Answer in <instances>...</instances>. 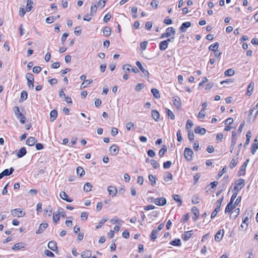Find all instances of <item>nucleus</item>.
Here are the masks:
<instances>
[{
	"mask_svg": "<svg viewBox=\"0 0 258 258\" xmlns=\"http://www.w3.org/2000/svg\"><path fill=\"white\" fill-rule=\"evenodd\" d=\"M199 197L197 195H195L192 197L191 199V202L194 204H197L199 203Z\"/></svg>",
	"mask_w": 258,
	"mask_h": 258,
	"instance_id": "09e8293b",
	"label": "nucleus"
},
{
	"mask_svg": "<svg viewBox=\"0 0 258 258\" xmlns=\"http://www.w3.org/2000/svg\"><path fill=\"white\" fill-rule=\"evenodd\" d=\"M246 167H245V165H242L240 168L239 171L238 173V176H241L242 175H244Z\"/></svg>",
	"mask_w": 258,
	"mask_h": 258,
	"instance_id": "79ce46f5",
	"label": "nucleus"
},
{
	"mask_svg": "<svg viewBox=\"0 0 258 258\" xmlns=\"http://www.w3.org/2000/svg\"><path fill=\"white\" fill-rule=\"evenodd\" d=\"M24 247V244L23 242L16 243L12 247L13 250H18Z\"/></svg>",
	"mask_w": 258,
	"mask_h": 258,
	"instance_id": "f704fd0d",
	"label": "nucleus"
},
{
	"mask_svg": "<svg viewBox=\"0 0 258 258\" xmlns=\"http://www.w3.org/2000/svg\"><path fill=\"white\" fill-rule=\"evenodd\" d=\"M166 112L168 118L172 120L175 119V115L171 110L168 108H166Z\"/></svg>",
	"mask_w": 258,
	"mask_h": 258,
	"instance_id": "c9c22d12",
	"label": "nucleus"
},
{
	"mask_svg": "<svg viewBox=\"0 0 258 258\" xmlns=\"http://www.w3.org/2000/svg\"><path fill=\"white\" fill-rule=\"evenodd\" d=\"M235 208V207L234 206L233 204L229 202L225 208V213H230Z\"/></svg>",
	"mask_w": 258,
	"mask_h": 258,
	"instance_id": "bb28decb",
	"label": "nucleus"
},
{
	"mask_svg": "<svg viewBox=\"0 0 258 258\" xmlns=\"http://www.w3.org/2000/svg\"><path fill=\"white\" fill-rule=\"evenodd\" d=\"M171 165V162L170 161H167L163 163V168L164 169H168L170 168Z\"/></svg>",
	"mask_w": 258,
	"mask_h": 258,
	"instance_id": "e2e57ef3",
	"label": "nucleus"
},
{
	"mask_svg": "<svg viewBox=\"0 0 258 258\" xmlns=\"http://www.w3.org/2000/svg\"><path fill=\"white\" fill-rule=\"evenodd\" d=\"M36 140L34 137H29L26 140V144L29 146H33L36 143Z\"/></svg>",
	"mask_w": 258,
	"mask_h": 258,
	"instance_id": "5701e85b",
	"label": "nucleus"
},
{
	"mask_svg": "<svg viewBox=\"0 0 258 258\" xmlns=\"http://www.w3.org/2000/svg\"><path fill=\"white\" fill-rule=\"evenodd\" d=\"M107 191H108L109 195L112 197L115 196L117 192L116 187L111 185L108 187Z\"/></svg>",
	"mask_w": 258,
	"mask_h": 258,
	"instance_id": "9b49d317",
	"label": "nucleus"
},
{
	"mask_svg": "<svg viewBox=\"0 0 258 258\" xmlns=\"http://www.w3.org/2000/svg\"><path fill=\"white\" fill-rule=\"evenodd\" d=\"M60 214V213L59 212H57V213H56V214L54 213L53 214L52 220H53V222L55 224H56L57 222L59 220Z\"/></svg>",
	"mask_w": 258,
	"mask_h": 258,
	"instance_id": "58836bf2",
	"label": "nucleus"
},
{
	"mask_svg": "<svg viewBox=\"0 0 258 258\" xmlns=\"http://www.w3.org/2000/svg\"><path fill=\"white\" fill-rule=\"evenodd\" d=\"M122 235L124 238L127 239L130 237V233L127 230H125L123 231Z\"/></svg>",
	"mask_w": 258,
	"mask_h": 258,
	"instance_id": "338daca9",
	"label": "nucleus"
},
{
	"mask_svg": "<svg viewBox=\"0 0 258 258\" xmlns=\"http://www.w3.org/2000/svg\"><path fill=\"white\" fill-rule=\"evenodd\" d=\"M194 152L189 148H185L184 150V157L188 161H191L192 159V155Z\"/></svg>",
	"mask_w": 258,
	"mask_h": 258,
	"instance_id": "7ed1b4c3",
	"label": "nucleus"
},
{
	"mask_svg": "<svg viewBox=\"0 0 258 258\" xmlns=\"http://www.w3.org/2000/svg\"><path fill=\"white\" fill-rule=\"evenodd\" d=\"M136 64L137 66V67L139 68V69L141 71L142 73L144 74V76L145 77H148L149 75V72L147 70H146L143 68L141 62L140 61H137Z\"/></svg>",
	"mask_w": 258,
	"mask_h": 258,
	"instance_id": "6e6552de",
	"label": "nucleus"
},
{
	"mask_svg": "<svg viewBox=\"0 0 258 258\" xmlns=\"http://www.w3.org/2000/svg\"><path fill=\"white\" fill-rule=\"evenodd\" d=\"M44 253L47 256H49V257H54V253L48 249H46L45 250Z\"/></svg>",
	"mask_w": 258,
	"mask_h": 258,
	"instance_id": "052dcab7",
	"label": "nucleus"
},
{
	"mask_svg": "<svg viewBox=\"0 0 258 258\" xmlns=\"http://www.w3.org/2000/svg\"><path fill=\"white\" fill-rule=\"evenodd\" d=\"M76 172L78 175H79L80 177L83 176L85 173L84 170L81 166H79L77 168Z\"/></svg>",
	"mask_w": 258,
	"mask_h": 258,
	"instance_id": "2f4dec72",
	"label": "nucleus"
},
{
	"mask_svg": "<svg viewBox=\"0 0 258 258\" xmlns=\"http://www.w3.org/2000/svg\"><path fill=\"white\" fill-rule=\"evenodd\" d=\"M167 147H166V145L163 146L162 148L159 150V156L160 157H163L164 154H165V153L167 151Z\"/></svg>",
	"mask_w": 258,
	"mask_h": 258,
	"instance_id": "a19ab883",
	"label": "nucleus"
},
{
	"mask_svg": "<svg viewBox=\"0 0 258 258\" xmlns=\"http://www.w3.org/2000/svg\"><path fill=\"white\" fill-rule=\"evenodd\" d=\"M41 68L39 66H35L33 68V72L34 73L38 74L41 71Z\"/></svg>",
	"mask_w": 258,
	"mask_h": 258,
	"instance_id": "0e129e2a",
	"label": "nucleus"
},
{
	"mask_svg": "<svg viewBox=\"0 0 258 258\" xmlns=\"http://www.w3.org/2000/svg\"><path fill=\"white\" fill-rule=\"evenodd\" d=\"M103 34L106 36H109L111 34V29L109 27H105L103 30Z\"/></svg>",
	"mask_w": 258,
	"mask_h": 258,
	"instance_id": "a878e982",
	"label": "nucleus"
},
{
	"mask_svg": "<svg viewBox=\"0 0 258 258\" xmlns=\"http://www.w3.org/2000/svg\"><path fill=\"white\" fill-rule=\"evenodd\" d=\"M159 1L158 0H153L151 3V6L154 8L156 9L158 6Z\"/></svg>",
	"mask_w": 258,
	"mask_h": 258,
	"instance_id": "13d9d810",
	"label": "nucleus"
},
{
	"mask_svg": "<svg viewBox=\"0 0 258 258\" xmlns=\"http://www.w3.org/2000/svg\"><path fill=\"white\" fill-rule=\"evenodd\" d=\"M26 78L27 80V85L28 87L33 89L34 87V79L33 75L32 73H28L26 75Z\"/></svg>",
	"mask_w": 258,
	"mask_h": 258,
	"instance_id": "f257e3e1",
	"label": "nucleus"
},
{
	"mask_svg": "<svg viewBox=\"0 0 258 258\" xmlns=\"http://www.w3.org/2000/svg\"><path fill=\"white\" fill-rule=\"evenodd\" d=\"M27 153L26 149L25 147H22L18 151L17 156L18 158H22Z\"/></svg>",
	"mask_w": 258,
	"mask_h": 258,
	"instance_id": "a211bd4d",
	"label": "nucleus"
},
{
	"mask_svg": "<svg viewBox=\"0 0 258 258\" xmlns=\"http://www.w3.org/2000/svg\"><path fill=\"white\" fill-rule=\"evenodd\" d=\"M11 213L13 216H17L18 217H22L25 215V212L21 210L20 209H15L12 210Z\"/></svg>",
	"mask_w": 258,
	"mask_h": 258,
	"instance_id": "20e7f679",
	"label": "nucleus"
},
{
	"mask_svg": "<svg viewBox=\"0 0 258 258\" xmlns=\"http://www.w3.org/2000/svg\"><path fill=\"white\" fill-rule=\"evenodd\" d=\"M219 46V43L218 42H216L214 44H211L209 47V49L211 51H215L217 50Z\"/></svg>",
	"mask_w": 258,
	"mask_h": 258,
	"instance_id": "473e14b6",
	"label": "nucleus"
},
{
	"mask_svg": "<svg viewBox=\"0 0 258 258\" xmlns=\"http://www.w3.org/2000/svg\"><path fill=\"white\" fill-rule=\"evenodd\" d=\"M254 86V84L253 82H251V83H250V84H249V85L248 86V87H247V92L246 93V95H247L248 96H250L251 95V92H252V91L253 90Z\"/></svg>",
	"mask_w": 258,
	"mask_h": 258,
	"instance_id": "aec40b11",
	"label": "nucleus"
},
{
	"mask_svg": "<svg viewBox=\"0 0 258 258\" xmlns=\"http://www.w3.org/2000/svg\"><path fill=\"white\" fill-rule=\"evenodd\" d=\"M152 116L155 121H157L159 118L160 114L156 110H153L152 111Z\"/></svg>",
	"mask_w": 258,
	"mask_h": 258,
	"instance_id": "c756f323",
	"label": "nucleus"
},
{
	"mask_svg": "<svg viewBox=\"0 0 258 258\" xmlns=\"http://www.w3.org/2000/svg\"><path fill=\"white\" fill-rule=\"evenodd\" d=\"M33 4V2L30 0H28L27 2V5L26 8V12H30L32 8V5Z\"/></svg>",
	"mask_w": 258,
	"mask_h": 258,
	"instance_id": "49530a36",
	"label": "nucleus"
},
{
	"mask_svg": "<svg viewBox=\"0 0 258 258\" xmlns=\"http://www.w3.org/2000/svg\"><path fill=\"white\" fill-rule=\"evenodd\" d=\"M191 26V23L189 22H186L182 24L179 29L182 32H185L186 29Z\"/></svg>",
	"mask_w": 258,
	"mask_h": 258,
	"instance_id": "dca6fc26",
	"label": "nucleus"
},
{
	"mask_svg": "<svg viewBox=\"0 0 258 258\" xmlns=\"http://www.w3.org/2000/svg\"><path fill=\"white\" fill-rule=\"evenodd\" d=\"M151 164L154 169H157L159 167V164L155 160H151Z\"/></svg>",
	"mask_w": 258,
	"mask_h": 258,
	"instance_id": "8fccbe9b",
	"label": "nucleus"
},
{
	"mask_svg": "<svg viewBox=\"0 0 258 258\" xmlns=\"http://www.w3.org/2000/svg\"><path fill=\"white\" fill-rule=\"evenodd\" d=\"M144 84L142 83L138 84L135 88V90L137 91H140L141 89H142L144 87Z\"/></svg>",
	"mask_w": 258,
	"mask_h": 258,
	"instance_id": "bf43d9fd",
	"label": "nucleus"
},
{
	"mask_svg": "<svg viewBox=\"0 0 258 258\" xmlns=\"http://www.w3.org/2000/svg\"><path fill=\"white\" fill-rule=\"evenodd\" d=\"M91 252L90 250H85L81 254V257L82 258H89L91 256Z\"/></svg>",
	"mask_w": 258,
	"mask_h": 258,
	"instance_id": "e433bc0d",
	"label": "nucleus"
},
{
	"mask_svg": "<svg viewBox=\"0 0 258 258\" xmlns=\"http://www.w3.org/2000/svg\"><path fill=\"white\" fill-rule=\"evenodd\" d=\"M158 232V230L156 229H153L151 233L150 237L151 240L152 241H155L157 238V234Z\"/></svg>",
	"mask_w": 258,
	"mask_h": 258,
	"instance_id": "72a5a7b5",
	"label": "nucleus"
},
{
	"mask_svg": "<svg viewBox=\"0 0 258 258\" xmlns=\"http://www.w3.org/2000/svg\"><path fill=\"white\" fill-rule=\"evenodd\" d=\"M59 196L60 198H61L63 200L66 201L68 202H72L73 201V200L69 198L68 196L67 195V194L63 191H60L59 194Z\"/></svg>",
	"mask_w": 258,
	"mask_h": 258,
	"instance_id": "f8f14e48",
	"label": "nucleus"
},
{
	"mask_svg": "<svg viewBox=\"0 0 258 258\" xmlns=\"http://www.w3.org/2000/svg\"><path fill=\"white\" fill-rule=\"evenodd\" d=\"M195 133L197 134L204 135L206 133V130L204 127H201L200 126H197L195 128Z\"/></svg>",
	"mask_w": 258,
	"mask_h": 258,
	"instance_id": "4468645a",
	"label": "nucleus"
},
{
	"mask_svg": "<svg viewBox=\"0 0 258 258\" xmlns=\"http://www.w3.org/2000/svg\"><path fill=\"white\" fill-rule=\"evenodd\" d=\"M167 41H162L159 44V48L161 50H165L168 47Z\"/></svg>",
	"mask_w": 258,
	"mask_h": 258,
	"instance_id": "7c9ffc66",
	"label": "nucleus"
},
{
	"mask_svg": "<svg viewBox=\"0 0 258 258\" xmlns=\"http://www.w3.org/2000/svg\"><path fill=\"white\" fill-rule=\"evenodd\" d=\"M132 66L130 64H125L123 65L122 66V69L125 70L127 71H132L133 72H134L135 73H138L139 72V70L137 68H134L132 69H130V67H131Z\"/></svg>",
	"mask_w": 258,
	"mask_h": 258,
	"instance_id": "ddd939ff",
	"label": "nucleus"
},
{
	"mask_svg": "<svg viewBox=\"0 0 258 258\" xmlns=\"http://www.w3.org/2000/svg\"><path fill=\"white\" fill-rule=\"evenodd\" d=\"M172 175L171 173L169 172H167V175L164 177V180L166 181H168L169 180H172Z\"/></svg>",
	"mask_w": 258,
	"mask_h": 258,
	"instance_id": "4d7b16f0",
	"label": "nucleus"
},
{
	"mask_svg": "<svg viewBox=\"0 0 258 258\" xmlns=\"http://www.w3.org/2000/svg\"><path fill=\"white\" fill-rule=\"evenodd\" d=\"M47 246L48 248L53 251H55L57 248L56 242L53 241H49L48 243Z\"/></svg>",
	"mask_w": 258,
	"mask_h": 258,
	"instance_id": "f3484780",
	"label": "nucleus"
},
{
	"mask_svg": "<svg viewBox=\"0 0 258 258\" xmlns=\"http://www.w3.org/2000/svg\"><path fill=\"white\" fill-rule=\"evenodd\" d=\"M69 36V34L68 33H64L61 36V42L62 44H64V42L66 41L67 38Z\"/></svg>",
	"mask_w": 258,
	"mask_h": 258,
	"instance_id": "6e6d98bb",
	"label": "nucleus"
},
{
	"mask_svg": "<svg viewBox=\"0 0 258 258\" xmlns=\"http://www.w3.org/2000/svg\"><path fill=\"white\" fill-rule=\"evenodd\" d=\"M236 136V133L235 132H232V138L231 144H235L236 142V138L235 137Z\"/></svg>",
	"mask_w": 258,
	"mask_h": 258,
	"instance_id": "3c124183",
	"label": "nucleus"
},
{
	"mask_svg": "<svg viewBox=\"0 0 258 258\" xmlns=\"http://www.w3.org/2000/svg\"><path fill=\"white\" fill-rule=\"evenodd\" d=\"M224 231L223 229H221L220 230H219L216 234L215 236V240L216 241H217V242H219L220 241L223 235H224Z\"/></svg>",
	"mask_w": 258,
	"mask_h": 258,
	"instance_id": "9d476101",
	"label": "nucleus"
},
{
	"mask_svg": "<svg viewBox=\"0 0 258 258\" xmlns=\"http://www.w3.org/2000/svg\"><path fill=\"white\" fill-rule=\"evenodd\" d=\"M187 135H188V140L190 141H192L194 140L195 136H194L193 132L189 131Z\"/></svg>",
	"mask_w": 258,
	"mask_h": 258,
	"instance_id": "5fc2aeb1",
	"label": "nucleus"
},
{
	"mask_svg": "<svg viewBox=\"0 0 258 258\" xmlns=\"http://www.w3.org/2000/svg\"><path fill=\"white\" fill-rule=\"evenodd\" d=\"M258 149V143H253L251 146V153L254 155Z\"/></svg>",
	"mask_w": 258,
	"mask_h": 258,
	"instance_id": "ea45409f",
	"label": "nucleus"
},
{
	"mask_svg": "<svg viewBox=\"0 0 258 258\" xmlns=\"http://www.w3.org/2000/svg\"><path fill=\"white\" fill-rule=\"evenodd\" d=\"M250 211H245L243 215L242 223L245 225V229H246L248 227V220L249 218L250 217Z\"/></svg>",
	"mask_w": 258,
	"mask_h": 258,
	"instance_id": "39448f33",
	"label": "nucleus"
},
{
	"mask_svg": "<svg viewBox=\"0 0 258 258\" xmlns=\"http://www.w3.org/2000/svg\"><path fill=\"white\" fill-rule=\"evenodd\" d=\"M110 151L112 152V155H116L119 152V148L116 145L113 144L110 147Z\"/></svg>",
	"mask_w": 258,
	"mask_h": 258,
	"instance_id": "412c9836",
	"label": "nucleus"
},
{
	"mask_svg": "<svg viewBox=\"0 0 258 258\" xmlns=\"http://www.w3.org/2000/svg\"><path fill=\"white\" fill-rule=\"evenodd\" d=\"M220 209H219V208L216 207V208L215 209V210L212 212V213L211 214V218L213 219L216 216L217 214L219 212Z\"/></svg>",
	"mask_w": 258,
	"mask_h": 258,
	"instance_id": "de8ad7c7",
	"label": "nucleus"
},
{
	"mask_svg": "<svg viewBox=\"0 0 258 258\" xmlns=\"http://www.w3.org/2000/svg\"><path fill=\"white\" fill-rule=\"evenodd\" d=\"M48 226V224L47 223H42L40 224L38 230L36 231L37 234L42 233L44 230L46 229Z\"/></svg>",
	"mask_w": 258,
	"mask_h": 258,
	"instance_id": "1a4fd4ad",
	"label": "nucleus"
},
{
	"mask_svg": "<svg viewBox=\"0 0 258 258\" xmlns=\"http://www.w3.org/2000/svg\"><path fill=\"white\" fill-rule=\"evenodd\" d=\"M57 116V111L53 109L50 111V121H53L54 120L56 119Z\"/></svg>",
	"mask_w": 258,
	"mask_h": 258,
	"instance_id": "393cba45",
	"label": "nucleus"
},
{
	"mask_svg": "<svg viewBox=\"0 0 258 258\" xmlns=\"http://www.w3.org/2000/svg\"><path fill=\"white\" fill-rule=\"evenodd\" d=\"M171 34L175 35V30L173 27H168L166 30V32L162 34L161 38L168 37L171 36Z\"/></svg>",
	"mask_w": 258,
	"mask_h": 258,
	"instance_id": "f03ea898",
	"label": "nucleus"
},
{
	"mask_svg": "<svg viewBox=\"0 0 258 258\" xmlns=\"http://www.w3.org/2000/svg\"><path fill=\"white\" fill-rule=\"evenodd\" d=\"M97 9V6L95 4L92 5L91 7V15H92L93 13H96Z\"/></svg>",
	"mask_w": 258,
	"mask_h": 258,
	"instance_id": "680f3d73",
	"label": "nucleus"
},
{
	"mask_svg": "<svg viewBox=\"0 0 258 258\" xmlns=\"http://www.w3.org/2000/svg\"><path fill=\"white\" fill-rule=\"evenodd\" d=\"M60 18L59 15H57L56 17L50 16L48 17L46 19V22L48 24H51L55 20Z\"/></svg>",
	"mask_w": 258,
	"mask_h": 258,
	"instance_id": "b1692460",
	"label": "nucleus"
},
{
	"mask_svg": "<svg viewBox=\"0 0 258 258\" xmlns=\"http://www.w3.org/2000/svg\"><path fill=\"white\" fill-rule=\"evenodd\" d=\"M14 171V169L13 167H11L9 169H6L4 170L2 172L4 176H9L12 174Z\"/></svg>",
	"mask_w": 258,
	"mask_h": 258,
	"instance_id": "4be33fe9",
	"label": "nucleus"
},
{
	"mask_svg": "<svg viewBox=\"0 0 258 258\" xmlns=\"http://www.w3.org/2000/svg\"><path fill=\"white\" fill-rule=\"evenodd\" d=\"M16 117L18 119H19L21 123L24 124L25 123L26 120V117L22 113L19 114V115H18L17 116H16Z\"/></svg>",
	"mask_w": 258,
	"mask_h": 258,
	"instance_id": "4c0bfd02",
	"label": "nucleus"
},
{
	"mask_svg": "<svg viewBox=\"0 0 258 258\" xmlns=\"http://www.w3.org/2000/svg\"><path fill=\"white\" fill-rule=\"evenodd\" d=\"M154 203L157 206H163L166 204L167 201L165 198L162 197L154 199Z\"/></svg>",
	"mask_w": 258,
	"mask_h": 258,
	"instance_id": "423d86ee",
	"label": "nucleus"
},
{
	"mask_svg": "<svg viewBox=\"0 0 258 258\" xmlns=\"http://www.w3.org/2000/svg\"><path fill=\"white\" fill-rule=\"evenodd\" d=\"M151 92L155 98L159 99L160 98V93L158 90L156 88H152Z\"/></svg>",
	"mask_w": 258,
	"mask_h": 258,
	"instance_id": "c85d7f7f",
	"label": "nucleus"
},
{
	"mask_svg": "<svg viewBox=\"0 0 258 258\" xmlns=\"http://www.w3.org/2000/svg\"><path fill=\"white\" fill-rule=\"evenodd\" d=\"M135 124L132 122H128L126 124V128L127 131H130L131 127H134Z\"/></svg>",
	"mask_w": 258,
	"mask_h": 258,
	"instance_id": "69168bd1",
	"label": "nucleus"
},
{
	"mask_svg": "<svg viewBox=\"0 0 258 258\" xmlns=\"http://www.w3.org/2000/svg\"><path fill=\"white\" fill-rule=\"evenodd\" d=\"M237 163V161H236V160L234 158H233L231 160V162L230 163V168L231 169L233 168L236 165Z\"/></svg>",
	"mask_w": 258,
	"mask_h": 258,
	"instance_id": "603ef678",
	"label": "nucleus"
},
{
	"mask_svg": "<svg viewBox=\"0 0 258 258\" xmlns=\"http://www.w3.org/2000/svg\"><path fill=\"white\" fill-rule=\"evenodd\" d=\"M148 155L150 157H154L155 156V152L152 149H150L147 151Z\"/></svg>",
	"mask_w": 258,
	"mask_h": 258,
	"instance_id": "774afa93",
	"label": "nucleus"
},
{
	"mask_svg": "<svg viewBox=\"0 0 258 258\" xmlns=\"http://www.w3.org/2000/svg\"><path fill=\"white\" fill-rule=\"evenodd\" d=\"M149 179L150 180V181L151 182V184L152 185V186H154L155 184H156V177L153 176V175L152 174H150L149 175Z\"/></svg>",
	"mask_w": 258,
	"mask_h": 258,
	"instance_id": "c03bdc74",
	"label": "nucleus"
},
{
	"mask_svg": "<svg viewBox=\"0 0 258 258\" xmlns=\"http://www.w3.org/2000/svg\"><path fill=\"white\" fill-rule=\"evenodd\" d=\"M82 29L80 26L75 28L74 33L77 36H79L81 34Z\"/></svg>",
	"mask_w": 258,
	"mask_h": 258,
	"instance_id": "864d4df0",
	"label": "nucleus"
},
{
	"mask_svg": "<svg viewBox=\"0 0 258 258\" xmlns=\"http://www.w3.org/2000/svg\"><path fill=\"white\" fill-rule=\"evenodd\" d=\"M92 186L91 183L87 182L84 184V190L86 192L90 191L91 190Z\"/></svg>",
	"mask_w": 258,
	"mask_h": 258,
	"instance_id": "37998d69",
	"label": "nucleus"
},
{
	"mask_svg": "<svg viewBox=\"0 0 258 258\" xmlns=\"http://www.w3.org/2000/svg\"><path fill=\"white\" fill-rule=\"evenodd\" d=\"M194 231L192 230L185 231L181 235V238L184 241H187L193 235Z\"/></svg>",
	"mask_w": 258,
	"mask_h": 258,
	"instance_id": "0eeeda50",
	"label": "nucleus"
},
{
	"mask_svg": "<svg viewBox=\"0 0 258 258\" xmlns=\"http://www.w3.org/2000/svg\"><path fill=\"white\" fill-rule=\"evenodd\" d=\"M28 96V93L25 91H22L21 93L20 98L19 99V103H22L27 99Z\"/></svg>",
	"mask_w": 258,
	"mask_h": 258,
	"instance_id": "6ab92c4d",
	"label": "nucleus"
},
{
	"mask_svg": "<svg viewBox=\"0 0 258 258\" xmlns=\"http://www.w3.org/2000/svg\"><path fill=\"white\" fill-rule=\"evenodd\" d=\"M245 184V180L243 179L239 178L235 182V185L238 187H243Z\"/></svg>",
	"mask_w": 258,
	"mask_h": 258,
	"instance_id": "cd10ccee",
	"label": "nucleus"
},
{
	"mask_svg": "<svg viewBox=\"0 0 258 258\" xmlns=\"http://www.w3.org/2000/svg\"><path fill=\"white\" fill-rule=\"evenodd\" d=\"M234 74V71L232 69H229L224 72V75L226 76H232Z\"/></svg>",
	"mask_w": 258,
	"mask_h": 258,
	"instance_id": "a18cd8bd",
	"label": "nucleus"
},
{
	"mask_svg": "<svg viewBox=\"0 0 258 258\" xmlns=\"http://www.w3.org/2000/svg\"><path fill=\"white\" fill-rule=\"evenodd\" d=\"M191 211L194 214V216L192 217V219L194 221H196L199 217V210L196 207H194L191 209Z\"/></svg>",
	"mask_w": 258,
	"mask_h": 258,
	"instance_id": "2eb2a0df",
	"label": "nucleus"
}]
</instances>
